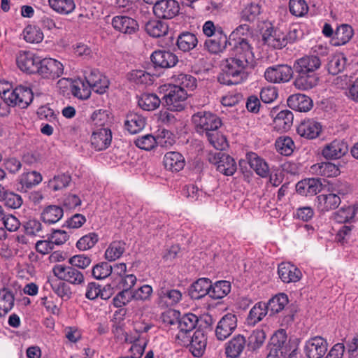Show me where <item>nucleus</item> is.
I'll return each mask as SVG.
<instances>
[{
    "label": "nucleus",
    "instance_id": "f257e3e1",
    "mask_svg": "<svg viewBox=\"0 0 358 358\" xmlns=\"http://www.w3.org/2000/svg\"><path fill=\"white\" fill-rule=\"evenodd\" d=\"M192 122L196 131L205 136L216 150H223L227 145L226 138L218 131L222 120L216 114L205 110L199 111L192 116Z\"/></svg>",
    "mask_w": 358,
    "mask_h": 358
},
{
    "label": "nucleus",
    "instance_id": "f03ea898",
    "mask_svg": "<svg viewBox=\"0 0 358 358\" xmlns=\"http://www.w3.org/2000/svg\"><path fill=\"white\" fill-rule=\"evenodd\" d=\"M321 66L322 60L312 55H306L295 60L293 64L296 73L294 87L301 91H308L316 87L320 80L317 71Z\"/></svg>",
    "mask_w": 358,
    "mask_h": 358
},
{
    "label": "nucleus",
    "instance_id": "7ed1b4c3",
    "mask_svg": "<svg viewBox=\"0 0 358 358\" xmlns=\"http://www.w3.org/2000/svg\"><path fill=\"white\" fill-rule=\"evenodd\" d=\"M252 66L240 59L230 57L222 63V72L218 76L220 83L237 85L248 78V69Z\"/></svg>",
    "mask_w": 358,
    "mask_h": 358
},
{
    "label": "nucleus",
    "instance_id": "20e7f679",
    "mask_svg": "<svg viewBox=\"0 0 358 358\" xmlns=\"http://www.w3.org/2000/svg\"><path fill=\"white\" fill-rule=\"evenodd\" d=\"M203 32L208 37L203 44V49L211 55L222 53L228 45H231V40L227 38L223 29L208 20L204 23Z\"/></svg>",
    "mask_w": 358,
    "mask_h": 358
},
{
    "label": "nucleus",
    "instance_id": "39448f33",
    "mask_svg": "<svg viewBox=\"0 0 358 358\" xmlns=\"http://www.w3.org/2000/svg\"><path fill=\"white\" fill-rule=\"evenodd\" d=\"M222 150L210 151L207 155V160L215 165L216 170L223 175L233 176L237 169L236 163L232 157Z\"/></svg>",
    "mask_w": 358,
    "mask_h": 358
},
{
    "label": "nucleus",
    "instance_id": "423d86ee",
    "mask_svg": "<svg viewBox=\"0 0 358 358\" xmlns=\"http://www.w3.org/2000/svg\"><path fill=\"white\" fill-rule=\"evenodd\" d=\"M188 96L187 92L182 88L173 85L170 86L168 92L164 96L165 106L171 111H182L185 108V100Z\"/></svg>",
    "mask_w": 358,
    "mask_h": 358
},
{
    "label": "nucleus",
    "instance_id": "0eeeda50",
    "mask_svg": "<svg viewBox=\"0 0 358 358\" xmlns=\"http://www.w3.org/2000/svg\"><path fill=\"white\" fill-rule=\"evenodd\" d=\"M157 294L158 304L166 306L176 305L182 300V296L180 290L173 289L166 280L159 282Z\"/></svg>",
    "mask_w": 358,
    "mask_h": 358
},
{
    "label": "nucleus",
    "instance_id": "6e6552de",
    "mask_svg": "<svg viewBox=\"0 0 358 358\" xmlns=\"http://www.w3.org/2000/svg\"><path fill=\"white\" fill-rule=\"evenodd\" d=\"M52 272L57 278L71 285H80L85 281L83 273L71 266L57 264L53 267Z\"/></svg>",
    "mask_w": 358,
    "mask_h": 358
},
{
    "label": "nucleus",
    "instance_id": "1a4fd4ad",
    "mask_svg": "<svg viewBox=\"0 0 358 358\" xmlns=\"http://www.w3.org/2000/svg\"><path fill=\"white\" fill-rule=\"evenodd\" d=\"M233 40L234 43L231 48V57L240 59L253 66L255 56L249 39L247 37H238L236 39L233 38Z\"/></svg>",
    "mask_w": 358,
    "mask_h": 358
},
{
    "label": "nucleus",
    "instance_id": "9d476101",
    "mask_svg": "<svg viewBox=\"0 0 358 358\" xmlns=\"http://www.w3.org/2000/svg\"><path fill=\"white\" fill-rule=\"evenodd\" d=\"M328 343L322 336H314L305 342L303 352L307 358H322L327 353Z\"/></svg>",
    "mask_w": 358,
    "mask_h": 358
},
{
    "label": "nucleus",
    "instance_id": "9b49d317",
    "mask_svg": "<svg viewBox=\"0 0 358 358\" xmlns=\"http://www.w3.org/2000/svg\"><path fill=\"white\" fill-rule=\"evenodd\" d=\"M294 72L293 67L292 68L290 66L275 65L266 69L264 77L271 83H286L292 78Z\"/></svg>",
    "mask_w": 358,
    "mask_h": 358
},
{
    "label": "nucleus",
    "instance_id": "f8f14e48",
    "mask_svg": "<svg viewBox=\"0 0 358 358\" xmlns=\"http://www.w3.org/2000/svg\"><path fill=\"white\" fill-rule=\"evenodd\" d=\"M179 10V3L175 0H157L154 3L153 12L158 18L172 19Z\"/></svg>",
    "mask_w": 358,
    "mask_h": 358
},
{
    "label": "nucleus",
    "instance_id": "ddd939ff",
    "mask_svg": "<svg viewBox=\"0 0 358 358\" xmlns=\"http://www.w3.org/2000/svg\"><path fill=\"white\" fill-rule=\"evenodd\" d=\"M22 93V85H20L13 88L11 83L5 80H0V96L2 100H6L12 106H16L21 102L22 99L20 94Z\"/></svg>",
    "mask_w": 358,
    "mask_h": 358
},
{
    "label": "nucleus",
    "instance_id": "4468645a",
    "mask_svg": "<svg viewBox=\"0 0 358 358\" xmlns=\"http://www.w3.org/2000/svg\"><path fill=\"white\" fill-rule=\"evenodd\" d=\"M237 327V317L234 314L227 313L219 321L215 329L216 338L224 341L228 338Z\"/></svg>",
    "mask_w": 358,
    "mask_h": 358
},
{
    "label": "nucleus",
    "instance_id": "2eb2a0df",
    "mask_svg": "<svg viewBox=\"0 0 358 358\" xmlns=\"http://www.w3.org/2000/svg\"><path fill=\"white\" fill-rule=\"evenodd\" d=\"M38 74L45 78L56 79L63 74L64 67L61 62L52 58L41 59Z\"/></svg>",
    "mask_w": 358,
    "mask_h": 358
},
{
    "label": "nucleus",
    "instance_id": "dca6fc26",
    "mask_svg": "<svg viewBox=\"0 0 358 358\" xmlns=\"http://www.w3.org/2000/svg\"><path fill=\"white\" fill-rule=\"evenodd\" d=\"M348 151V144L341 139H335L326 144L322 150V155L327 159H338Z\"/></svg>",
    "mask_w": 358,
    "mask_h": 358
},
{
    "label": "nucleus",
    "instance_id": "f3484780",
    "mask_svg": "<svg viewBox=\"0 0 358 358\" xmlns=\"http://www.w3.org/2000/svg\"><path fill=\"white\" fill-rule=\"evenodd\" d=\"M150 59L155 67L168 69L175 66L178 62V56L169 50H157L154 51Z\"/></svg>",
    "mask_w": 358,
    "mask_h": 358
},
{
    "label": "nucleus",
    "instance_id": "a211bd4d",
    "mask_svg": "<svg viewBox=\"0 0 358 358\" xmlns=\"http://www.w3.org/2000/svg\"><path fill=\"white\" fill-rule=\"evenodd\" d=\"M84 80L90 86L91 92L93 90L99 94L106 92L109 85L108 80L97 69L90 70V73H86Z\"/></svg>",
    "mask_w": 358,
    "mask_h": 358
},
{
    "label": "nucleus",
    "instance_id": "6ab92c4d",
    "mask_svg": "<svg viewBox=\"0 0 358 358\" xmlns=\"http://www.w3.org/2000/svg\"><path fill=\"white\" fill-rule=\"evenodd\" d=\"M112 141V132L108 127L96 129L91 136V145L96 150L101 151L109 147Z\"/></svg>",
    "mask_w": 358,
    "mask_h": 358
},
{
    "label": "nucleus",
    "instance_id": "aec40b11",
    "mask_svg": "<svg viewBox=\"0 0 358 358\" xmlns=\"http://www.w3.org/2000/svg\"><path fill=\"white\" fill-rule=\"evenodd\" d=\"M285 34L273 27L266 29L262 34L264 44L274 49H282L287 45Z\"/></svg>",
    "mask_w": 358,
    "mask_h": 358
},
{
    "label": "nucleus",
    "instance_id": "412c9836",
    "mask_svg": "<svg viewBox=\"0 0 358 358\" xmlns=\"http://www.w3.org/2000/svg\"><path fill=\"white\" fill-rule=\"evenodd\" d=\"M296 131L301 137L307 139H315L322 132V125L320 122L314 119H305L299 124Z\"/></svg>",
    "mask_w": 358,
    "mask_h": 358
},
{
    "label": "nucleus",
    "instance_id": "4be33fe9",
    "mask_svg": "<svg viewBox=\"0 0 358 358\" xmlns=\"http://www.w3.org/2000/svg\"><path fill=\"white\" fill-rule=\"evenodd\" d=\"M246 347V338L241 334L235 335L225 345L226 356L227 358H239Z\"/></svg>",
    "mask_w": 358,
    "mask_h": 358
},
{
    "label": "nucleus",
    "instance_id": "5701e85b",
    "mask_svg": "<svg viewBox=\"0 0 358 358\" xmlns=\"http://www.w3.org/2000/svg\"><path fill=\"white\" fill-rule=\"evenodd\" d=\"M207 343V336L206 332L199 328L196 330L191 337V340L188 345L189 350L196 357H201L206 350Z\"/></svg>",
    "mask_w": 358,
    "mask_h": 358
},
{
    "label": "nucleus",
    "instance_id": "b1692460",
    "mask_svg": "<svg viewBox=\"0 0 358 358\" xmlns=\"http://www.w3.org/2000/svg\"><path fill=\"white\" fill-rule=\"evenodd\" d=\"M278 273L281 280L285 283L296 282L302 278V273L294 264L281 263L278 268Z\"/></svg>",
    "mask_w": 358,
    "mask_h": 358
},
{
    "label": "nucleus",
    "instance_id": "393cba45",
    "mask_svg": "<svg viewBox=\"0 0 358 358\" xmlns=\"http://www.w3.org/2000/svg\"><path fill=\"white\" fill-rule=\"evenodd\" d=\"M287 103L291 109L302 113L308 112L313 107V101L311 98L300 93L290 95Z\"/></svg>",
    "mask_w": 358,
    "mask_h": 358
},
{
    "label": "nucleus",
    "instance_id": "a878e982",
    "mask_svg": "<svg viewBox=\"0 0 358 358\" xmlns=\"http://www.w3.org/2000/svg\"><path fill=\"white\" fill-rule=\"evenodd\" d=\"M113 28L121 33L132 34L138 30V24L133 18L124 16H115L112 20Z\"/></svg>",
    "mask_w": 358,
    "mask_h": 358
},
{
    "label": "nucleus",
    "instance_id": "bb28decb",
    "mask_svg": "<svg viewBox=\"0 0 358 358\" xmlns=\"http://www.w3.org/2000/svg\"><path fill=\"white\" fill-rule=\"evenodd\" d=\"M211 280L201 278L194 282L189 289V295L193 299H200L206 295H210Z\"/></svg>",
    "mask_w": 358,
    "mask_h": 358
},
{
    "label": "nucleus",
    "instance_id": "cd10ccee",
    "mask_svg": "<svg viewBox=\"0 0 358 358\" xmlns=\"http://www.w3.org/2000/svg\"><path fill=\"white\" fill-rule=\"evenodd\" d=\"M341 201L340 196L334 193L322 194L317 196V208L322 212L337 208Z\"/></svg>",
    "mask_w": 358,
    "mask_h": 358
},
{
    "label": "nucleus",
    "instance_id": "c85d7f7f",
    "mask_svg": "<svg viewBox=\"0 0 358 358\" xmlns=\"http://www.w3.org/2000/svg\"><path fill=\"white\" fill-rule=\"evenodd\" d=\"M164 164L167 170L172 172H178L182 170L185 166L184 157L178 152H169L164 157Z\"/></svg>",
    "mask_w": 358,
    "mask_h": 358
},
{
    "label": "nucleus",
    "instance_id": "c756f323",
    "mask_svg": "<svg viewBox=\"0 0 358 358\" xmlns=\"http://www.w3.org/2000/svg\"><path fill=\"white\" fill-rule=\"evenodd\" d=\"M145 118L138 113H131L126 117L125 129L131 134H136L143 130L145 126Z\"/></svg>",
    "mask_w": 358,
    "mask_h": 358
},
{
    "label": "nucleus",
    "instance_id": "7c9ffc66",
    "mask_svg": "<svg viewBox=\"0 0 358 358\" xmlns=\"http://www.w3.org/2000/svg\"><path fill=\"white\" fill-rule=\"evenodd\" d=\"M48 2L52 10L62 15L71 14L76 8L74 0H48Z\"/></svg>",
    "mask_w": 358,
    "mask_h": 358
},
{
    "label": "nucleus",
    "instance_id": "2f4dec72",
    "mask_svg": "<svg viewBox=\"0 0 358 358\" xmlns=\"http://www.w3.org/2000/svg\"><path fill=\"white\" fill-rule=\"evenodd\" d=\"M248 159L250 168L252 169L258 176L262 178H266L268 176L269 168L264 159L254 152L248 154Z\"/></svg>",
    "mask_w": 358,
    "mask_h": 358
},
{
    "label": "nucleus",
    "instance_id": "473e14b6",
    "mask_svg": "<svg viewBox=\"0 0 358 358\" xmlns=\"http://www.w3.org/2000/svg\"><path fill=\"white\" fill-rule=\"evenodd\" d=\"M268 313L266 303L262 301L257 303L249 311L246 318L247 324L248 326H255L262 321Z\"/></svg>",
    "mask_w": 358,
    "mask_h": 358
},
{
    "label": "nucleus",
    "instance_id": "72a5a7b5",
    "mask_svg": "<svg viewBox=\"0 0 358 358\" xmlns=\"http://www.w3.org/2000/svg\"><path fill=\"white\" fill-rule=\"evenodd\" d=\"M198 42V38L194 34L185 31L178 36L176 45L181 51L189 52L196 47Z\"/></svg>",
    "mask_w": 358,
    "mask_h": 358
},
{
    "label": "nucleus",
    "instance_id": "f704fd0d",
    "mask_svg": "<svg viewBox=\"0 0 358 358\" xmlns=\"http://www.w3.org/2000/svg\"><path fill=\"white\" fill-rule=\"evenodd\" d=\"M354 34L353 29L351 26L343 24L339 26L332 39V45L334 46H341L346 44L352 37Z\"/></svg>",
    "mask_w": 358,
    "mask_h": 358
},
{
    "label": "nucleus",
    "instance_id": "c9c22d12",
    "mask_svg": "<svg viewBox=\"0 0 358 358\" xmlns=\"http://www.w3.org/2000/svg\"><path fill=\"white\" fill-rule=\"evenodd\" d=\"M266 338V334L263 328L254 329L246 339L248 350L252 352L257 350L264 345Z\"/></svg>",
    "mask_w": 358,
    "mask_h": 358
},
{
    "label": "nucleus",
    "instance_id": "e433bc0d",
    "mask_svg": "<svg viewBox=\"0 0 358 358\" xmlns=\"http://www.w3.org/2000/svg\"><path fill=\"white\" fill-rule=\"evenodd\" d=\"M161 99L153 93H143L138 99V105L146 111H152L159 107Z\"/></svg>",
    "mask_w": 358,
    "mask_h": 358
},
{
    "label": "nucleus",
    "instance_id": "4c0bfd02",
    "mask_svg": "<svg viewBox=\"0 0 358 358\" xmlns=\"http://www.w3.org/2000/svg\"><path fill=\"white\" fill-rule=\"evenodd\" d=\"M288 296L284 293H280L273 296L268 303H266L268 312L270 311L271 315L278 313L285 309L288 304Z\"/></svg>",
    "mask_w": 358,
    "mask_h": 358
},
{
    "label": "nucleus",
    "instance_id": "58836bf2",
    "mask_svg": "<svg viewBox=\"0 0 358 358\" xmlns=\"http://www.w3.org/2000/svg\"><path fill=\"white\" fill-rule=\"evenodd\" d=\"M126 250V243L122 241H115L110 243L105 251V258L113 262L120 258Z\"/></svg>",
    "mask_w": 358,
    "mask_h": 358
},
{
    "label": "nucleus",
    "instance_id": "ea45409f",
    "mask_svg": "<svg viewBox=\"0 0 358 358\" xmlns=\"http://www.w3.org/2000/svg\"><path fill=\"white\" fill-rule=\"evenodd\" d=\"M64 210L59 206L50 205L46 207L41 213V218L45 223L54 224L63 217Z\"/></svg>",
    "mask_w": 358,
    "mask_h": 358
},
{
    "label": "nucleus",
    "instance_id": "a19ab883",
    "mask_svg": "<svg viewBox=\"0 0 358 358\" xmlns=\"http://www.w3.org/2000/svg\"><path fill=\"white\" fill-rule=\"evenodd\" d=\"M15 298L7 288L0 289V317L5 316L13 307Z\"/></svg>",
    "mask_w": 358,
    "mask_h": 358
},
{
    "label": "nucleus",
    "instance_id": "79ce46f5",
    "mask_svg": "<svg viewBox=\"0 0 358 358\" xmlns=\"http://www.w3.org/2000/svg\"><path fill=\"white\" fill-rule=\"evenodd\" d=\"M231 291V283L227 280H219L211 283L209 296L213 299H220L226 296Z\"/></svg>",
    "mask_w": 358,
    "mask_h": 358
},
{
    "label": "nucleus",
    "instance_id": "37998d69",
    "mask_svg": "<svg viewBox=\"0 0 358 358\" xmlns=\"http://www.w3.org/2000/svg\"><path fill=\"white\" fill-rule=\"evenodd\" d=\"M270 348H276L278 352H287V336L285 329L278 330L271 338Z\"/></svg>",
    "mask_w": 358,
    "mask_h": 358
},
{
    "label": "nucleus",
    "instance_id": "c03bdc74",
    "mask_svg": "<svg viewBox=\"0 0 358 358\" xmlns=\"http://www.w3.org/2000/svg\"><path fill=\"white\" fill-rule=\"evenodd\" d=\"M145 29L152 37L158 38L167 34L168 25L160 20H150L145 24Z\"/></svg>",
    "mask_w": 358,
    "mask_h": 358
},
{
    "label": "nucleus",
    "instance_id": "a18cd8bd",
    "mask_svg": "<svg viewBox=\"0 0 358 358\" xmlns=\"http://www.w3.org/2000/svg\"><path fill=\"white\" fill-rule=\"evenodd\" d=\"M41 59L34 53L24 51V72L36 73L39 71Z\"/></svg>",
    "mask_w": 358,
    "mask_h": 358
},
{
    "label": "nucleus",
    "instance_id": "49530a36",
    "mask_svg": "<svg viewBox=\"0 0 358 358\" xmlns=\"http://www.w3.org/2000/svg\"><path fill=\"white\" fill-rule=\"evenodd\" d=\"M71 92L75 97L82 100L87 99L91 95L90 87L84 79L75 80L71 85Z\"/></svg>",
    "mask_w": 358,
    "mask_h": 358
},
{
    "label": "nucleus",
    "instance_id": "de8ad7c7",
    "mask_svg": "<svg viewBox=\"0 0 358 358\" xmlns=\"http://www.w3.org/2000/svg\"><path fill=\"white\" fill-rule=\"evenodd\" d=\"M49 283L52 291L63 300H68L71 296V291L70 287L64 282V280L58 279L50 280Z\"/></svg>",
    "mask_w": 358,
    "mask_h": 358
},
{
    "label": "nucleus",
    "instance_id": "09e8293b",
    "mask_svg": "<svg viewBox=\"0 0 358 358\" xmlns=\"http://www.w3.org/2000/svg\"><path fill=\"white\" fill-rule=\"evenodd\" d=\"M294 115L290 110H283L279 112L274 118V123L279 129L287 131L292 125Z\"/></svg>",
    "mask_w": 358,
    "mask_h": 358
},
{
    "label": "nucleus",
    "instance_id": "8fccbe9b",
    "mask_svg": "<svg viewBox=\"0 0 358 358\" xmlns=\"http://www.w3.org/2000/svg\"><path fill=\"white\" fill-rule=\"evenodd\" d=\"M357 210L354 206L342 207L333 214V219L338 223L350 222L354 219Z\"/></svg>",
    "mask_w": 358,
    "mask_h": 358
},
{
    "label": "nucleus",
    "instance_id": "3c124183",
    "mask_svg": "<svg viewBox=\"0 0 358 358\" xmlns=\"http://www.w3.org/2000/svg\"><path fill=\"white\" fill-rule=\"evenodd\" d=\"M178 86L183 90L193 91L196 87V79L189 74L180 73L173 77Z\"/></svg>",
    "mask_w": 358,
    "mask_h": 358
},
{
    "label": "nucleus",
    "instance_id": "603ef678",
    "mask_svg": "<svg viewBox=\"0 0 358 358\" xmlns=\"http://www.w3.org/2000/svg\"><path fill=\"white\" fill-rule=\"evenodd\" d=\"M275 148L281 155L289 156L294 149V143L289 136L279 137L275 143Z\"/></svg>",
    "mask_w": 358,
    "mask_h": 358
},
{
    "label": "nucleus",
    "instance_id": "864d4df0",
    "mask_svg": "<svg viewBox=\"0 0 358 358\" xmlns=\"http://www.w3.org/2000/svg\"><path fill=\"white\" fill-rule=\"evenodd\" d=\"M127 79L137 85H150L152 76L143 70H133L127 76Z\"/></svg>",
    "mask_w": 358,
    "mask_h": 358
},
{
    "label": "nucleus",
    "instance_id": "5fc2aeb1",
    "mask_svg": "<svg viewBox=\"0 0 358 358\" xmlns=\"http://www.w3.org/2000/svg\"><path fill=\"white\" fill-rule=\"evenodd\" d=\"M198 322L199 319L196 315L186 313L178 320V328L180 331L190 332L196 327Z\"/></svg>",
    "mask_w": 358,
    "mask_h": 358
},
{
    "label": "nucleus",
    "instance_id": "6e6d98bb",
    "mask_svg": "<svg viewBox=\"0 0 358 358\" xmlns=\"http://www.w3.org/2000/svg\"><path fill=\"white\" fill-rule=\"evenodd\" d=\"M113 272V266L106 262L96 264L92 267V275L96 280L108 278Z\"/></svg>",
    "mask_w": 358,
    "mask_h": 358
},
{
    "label": "nucleus",
    "instance_id": "4d7b16f0",
    "mask_svg": "<svg viewBox=\"0 0 358 358\" xmlns=\"http://www.w3.org/2000/svg\"><path fill=\"white\" fill-rule=\"evenodd\" d=\"M346 62L347 59L343 55H334L328 62L327 70L330 74L336 75L344 69Z\"/></svg>",
    "mask_w": 358,
    "mask_h": 358
},
{
    "label": "nucleus",
    "instance_id": "13d9d810",
    "mask_svg": "<svg viewBox=\"0 0 358 358\" xmlns=\"http://www.w3.org/2000/svg\"><path fill=\"white\" fill-rule=\"evenodd\" d=\"M261 13V6L259 3H251L241 12L242 21L252 22Z\"/></svg>",
    "mask_w": 358,
    "mask_h": 358
},
{
    "label": "nucleus",
    "instance_id": "bf43d9fd",
    "mask_svg": "<svg viewBox=\"0 0 358 358\" xmlns=\"http://www.w3.org/2000/svg\"><path fill=\"white\" fill-rule=\"evenodd\" d=\"M43 34L41 29L36 26L29 25L24 30V39L31 43H38L42 41Z\"/></svg>",
    "mask_w": 358,
    "mask_h": 358
},
{
    "label": "nucleus",
    "instance_id": "052dcab7",
    "mask_svg": "<svg viewBox=\"0 0 358 358\" xmlns=\"http://www.w3.org/2000/svg\"><path fill=\"white\" fill-rule=\"evenodd\" d=\"M71 181V177L69 174H60L55 176L49 180L48 187L54 191H58L69 186Z\"/></svg>",
    "mask_w": 358,
    "mask_h": 358
},
{
    "label": "nucleus",
    "instance_id": "680f3d73",
    "mask_svg": "<svg viewBox=\"0 0 358 358\" xmlns=\"http://www.w3.org/2000/svg\"><path fill=\"white\" fill-rule=\"evenodd\" d=\"M98 241V234L94 232L89 233L78 241L76 246L80 250H87L93 248Z\"/></svg>",
    "mask_w": 358,
    "mask_h": 358
},
{
    "label": "nucleus",
    "instance_id": "e2e57ef3",
    "mask_svg": "<svg viewBox=\"0 0 358 358\" xmlns=\"http://www.w3.org/2000/svg\"><path fill=\"white\" fill-rule=\"evenodd\" d=\"M290 13L296 17H302L308 13V7L304 0H289Z\"/></svg>",
    "mask_w": 358,
    "mask_h": 358
},
{
    "label": "nucleus",
    "instance_id": "0e129e2a",
    "mask_svg": "<svg viewBox=\"0 0 358 358\" xmlns=\"http://www.w3.org/2000/svg\"><path fill=\"white\" fill-rule=\"evenodd\" d=\"M134 143L142 150H150L156 145V138L151 134H146L136 138Z\"/></svg>",
    "mask_w": 358,
    "mask_h": 358
},
{
    "label": "nucleus",
    "instance_id": "69168bd1",
    "mask_svg": "<svg viewBox=\"0 0 358 358\" xmlns=\"http://www.w3.org/2000/svg\"><path fill=\"white\" fill-rule=\"evenodd\" d=\"M133 296L132 290L123 289L113 298V304L115 307H122L134 299Z\"/></svg>",
    "mask_w": 358,
    "mask_h": 358
},
{
    "label": "nucleus",
    "instance_id": "338daca9",
    "mask_svg": "<svg viewBox=\"0 0 358 358\" xmlns=\"http://www.w3.org/2000/svg\"><path fill=\"white\" fill-rule=\"evenodd\" d=\"M69 263L74 268L85 269L90 265L92 259L85 255H77L71 257Z\"/></svg>",
    "mask_w": 358,
    "mask_h": 358
},
{
    "label": "nucleus",
    "instance_id": "774afa93",
    "mask_svg": "<svg viewBox=\"0 0 358 358\" xmlns=\"http://www.w3.org/2000/svg\"><path fill=\"white\" fill-rule=\"evenodd\" d=\"M91 120L92 124L98 129L105 127L108 122L109 117L106 110H98L92 113Z\"/></svg>",
    "mask_w": 358,
    "mask_h": 358
}]
</instances>
